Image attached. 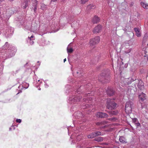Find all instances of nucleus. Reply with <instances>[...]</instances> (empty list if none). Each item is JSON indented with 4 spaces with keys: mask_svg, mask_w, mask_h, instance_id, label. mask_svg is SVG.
Listing matches in <instances>:
<instances>
[{
    "mask_svg": "<svg viewBox=\"0 0 148 148\" xmlns=\"http://www.w3.org/2000/svg\"><path fill=\"white\" fill-rule=\"evenodd\" d=\"M142 7L145 9H148V4L145 2H142L141 3Z\"/></svg>",
    "mask_w": 148,
    "mask_h": 148,
    "instance_id": "4468645a",
    "label": "nucleus"
},
{
    "mask_svg": "<svg viewBox=\"0 0 148 148\" xmlns=\"http://www.w3.org/2000/svg\"><path fill=\"white\" fill-rule=\"evenodd\" d=\"M139 99L142 101H143L146 99V95L142 92L139 95Z\"/></svg>",
    "mask_w": 148,
    "mask_h": 148,
    "instance_id": "9d476101",
    "label": "nucleus"
},
{
    "mask_svg": "<svg viewBox=\"0 0 148 148\" xmlns=\"http://www.w3.org/2000/svg\"><path fill=\"white\" fill-rule=\"evenodd\" d=\"M117 104L116 103L113 99L110 98L107 99L106 103V107L109 110H113L116 109Z\"/></svg>",
    "mask_w": 148,
    "mask_h": 148,
    "instance_id": "f257e3e1",
    "label": "nucleus"
},
{
    "mask_svg": "<svg viewBox=\"0 0 148 148\" xmlns=\"http://www.w3.org/2000/svg\"><path fill=\"white\" fill-rule=\"evenodd\" d=\"M147 60L148 61V58H147Z\"/></svg>",
    "mask_w": 148,
    "mask_h": 148,
    "instance_id": "37998d69",
    "label": "nucleus"
},
{
    "mask_svg": "<svg viewBox=\"0 0 148 148\" xmlns=\"http://www.w3.org/2000/svg\"><path fill=\"white\" fill-rule=\"evenodd\" d=\"M95 140L98 142H100L103 141V138L101 137H99L95 138Z\"/></svg>",
    "mask_w": 148,
    "mask_h": 148,
    "instance_id": "a211bd4d",
    "label": "nucleus"
},
{
    "mask_svg": "<svg viewBox=\"0 0 148 148\" xmlns=\"http://www.w3.org/2000/svg\"><path fill=\"white\" fill-rule=\"evenodd\" d=\"M92 99L91 98H87V99L86 100H85L84 98L83 99V100L84 101H85L87 103L88 102V100H90Z\"/></svg>",
    "mask_w": 148,
    "mask_h": 148,
    "instance_id": "5701e85b",
    "label": "nucleus"
},
{
    "mask_svg": "<svg viewBox=\"0 0 148 148\" xmlns=\"http://www.w3.org/2000/svg\"><path fill=\"white\" fill-rule=\"evenodd\" d=\"M99 17L95 16L92 19V22L94 23H96L99 22Z\"/></svg>",
    "mask_w": 148,
    "mask_h": 148,
    "instance_id": "f8f14e48",
    "label": "nucleus"
},
{
    "mask_svg": "<svg viewBox=\"0 0 148 148\" xmlns=\"http://www.w3.org/2000/svg\"><path fill=\"white\" fill-rule=\"evenodd\" d=\"M14 13V11L11 8L7 10L6 11V14L8 16H10L12 14H13Z\"/></svg>",
    "mask_w": 148,
    "mask_h": 148,
    "instance_id": "6e6552de",
    "label": "nucleus"
},
{
    "mask_svg": "<svg viewBox=\"0 0 148 148\" xmlns=\"http://www.w3.org/2000/svg\"><path fill=\"white\" fill-rule=\"evenodd\" d=\"M99 80H100L101 82H102V80H101V79H100L99 78Z\"/></svg>",
    "mask_w": 148,
    "mask_h": 148,
    "instance_id": "4c0bfd02",
    "label": "nucleus"
},
{
    "mask_svg": "<svg viewBox=\"0 0 148 148\" xmlns=\"http://www.w3.org/2000/svg\"><path fill=\"white\" fill-rule=\"evenodd\" d=\"M46 5L44 4H42L41 5V9L42 10H44L46 8Z\"/></svg>",
    "mask_w": 148,
    "mask_h": 148,
    "instance_id": "393cba45",
    "label": "nucleus"
},
{
    "mask_svg": "<svg viewBox=\"0 0 148 148\" xmlns=\"http://www.w3.org/2000/svg\"><path fill=\"white\" fill-rule=\"evenodd\" d=\"M136 125L137 126H139L140 125V124L139 123H136Z\"/></svg>",
    "mask_w": 148,
    "mask_h": 148,
    "instance_id": "473e14b6",
    "label": "nucleus"
},
{
    "mask_svg": "<svg viewBox=\"0 0 148 148\" xmlns=\"http://www.w3.org/2000/svg\"><path fill=\"white\" fill-rule=\"evenodd\" d=\"M16 122L17 123H20L21 122V120L20 119H17L16 120Z\"/></svg>",
    "mask_w": 148,
    "mask_h": 148,
    "instance_id": "c756f323",
    "label": "nucleus"
},
{
    "mask_svg": "<svg viewBox=\"0 0 148 148\" xmlns=\"http://www.w3.org/2000/svg\"><path fill=\"white\" fill-rule=\"evenodd\" d=\"M137 121V119L136 118H134L132 119V121L134 122H136Z\"/></svg>",
    "mask_w": 148,
    "mask_h": 148,
    "instance_id": "cd10ccee",
    "label": "nucleus"
},
{
    "mask_svg": "<svg viewBox=\"0 0 148 148\" xmlns=\"http://www.w3.org/2000/svg\"><path fill=\"white\" fill-rule=\"evenodd\" d=\"M95 133L94 132L88 135V138H93L95 137H96L95 136Z\"/></svg>",
    "mask_w": 148,
    "mask_h": 148,
    "instance_id": "f3484780",
    "label": "nucleus"
},
{
    "mask_svg": "<svg viewBox=\"0 0 148 148\" xmlns=\"http://www.w3.org/2000/svg\"><path fill=\"white\" fill-rule=\"evenodd\" d=\"M57 0H51V1L54 2L57 1Z\"/></svg>",
    "mask_w": 148,
    "mask_h": 148,
    "instance_id": "72a5a7b5",
    "label": "nucleus"
},
{
    "mask_svg": "<svg viewBox=\"0 0 148 148\" xmlns=\"http://www.w3.org/2000/svg\"><path fill=\"white\" fill-rule=\"evenodd\" d=\"M82 98V96H75L73 99L70 98L69 100L71 101L72 103H74L77 102H79Z\"/></svg>",
    "mask_w": 148,
    "mask_h": 148,
    "instance_id": "7ed1b4c3",
    "label": "nucleus"
},
{
    "mask_svg": "<svg viewBox=\"0 0 148 148\" xmlns=\"http://www.w3.org/2000/svg\"><path fill=\"white\" fill-rule=\"evenodd\" d=\"M110 114L116 115L117 114L118 112L117 111H109L107 112Z\"/></svg>",
    "mask_w": 148,
    "mask_h": 148,
    "instance_id": "dca6fc26",
    "label": "nucleus"
},
{
    "mask_svg": "<svg viewBox=\"0 0 148 148\" xmlns=\"http://www.w3.org/2000/svg\"><path fill=\"white\" fill-rule=\"evenodd\" d=\"M33 6L34 8V11L35 12L37 9L38 1L37 0H32Z\"/></svg>",
    "mask_w": 148,
    "mask_h": 148,
    "instance_id": "1a4fd4ad",
    "label": "nucleus"
},
{
    "mask_svg": "<svg viewBox=\"0 0 148 148\" xmlns=\"http://www.w3.org/2000/svg\"><path fill=\"white\" fill-rule=\"evenodd\" d=\"M92 7H94V6L90 4L88 5L87 7V8L88 9H90L91 8H92Z\"/></svg>",
    "mask_w": 148,
    "mask_h": 148,
    "instance_id": "a878e982",
    "label": "nucleus"
},
{
    "mask_svg": "<svg viewBox=\"0 0 148 148\" xmlns=\"http://www.w3.org/2000/svg\"><path fill=\"white\" fill-rule=\"evenodd\" d=\"M66 58L64 59V62H65V61H66Z\"/></svg>",
    "mask_w": 148,
    "mask_h": 148,
    "instance_id": "e433bc0d",
    "label": "nucleus"
},
{
    "mask_svg": "<svg viewBox=\"0 0 148 148\" xmlns=\"http://www.w3.org/2000/svg\"><path fill=\"white\" fill-rule=\"evenodd\" d=\"M90 85H91L90 84H88L87 86H89Z\"/></svg>",
    "mask_w": 148,
    "mask_h": 148,
    "instance_id": "58836bf2",
    "label": "nucleus"
},
{
    "mask_svg": "<svg viewBox=\"0 0 148 148\" xmlns=\"http://www.w3.org/2000/svg\"><path fill=\"white\" fill-rule=\"evenodd\" d=\"M28 1V0H25V6H24V8H26L27 6H28L27 2Z\"/></svg>",
    "mask_w": 148,
    "mask_h": 148,
    "instance_id": "b1692460",
    "label": "nucleus"
},
{
    "mask_svg": "<svg viewBox=\"0 0 148 148\" xmlns=\"http://www.w3.org/2000/svg\"><path fill=\"white\" fill-rule=\"evenodd\" d=\"M133 104L132 102L128 101L127 102L125 107V111L127 114L131 113L132 111V105Z\"/></svg>",
    "mask_w": 148,
    "mask_h": 148,
    "instance_id": "f03ea898",
    "label": "nucleus"
},
{
    "mask_svg": "<svg viewBox=\"0 0 148 148\" xmlns=\"http://www.w3.org/2000/svg\"><path fill=\"white\" fill-rule=\"evenodd\" d=\"M94 133H95V135H95L96 136H97L101 135V132L99 131L96 132H94Z\"/></svg>",
    "mask_w": 148,
    "mask_h": 148,
    "instance_id": "aec40b11",
    "label": "nucleus"
},
{
    "mask_svg": "<svg viewBox=\"0 0 148 148\" xmlns=\"http://www.w3.org/2000/svg\"><path fill=\"white\" fill-rule=\"evenodd\" d=\"M134 30L136 32V34L137 36L139 37L141 36L140 32L139 29L135 28L134 29Z\"/></svg>",
    "mask_w": 148,
    "mask_h": 148,
    "instance_id": "9b49d317",
    "label": "nucleus"
},
{
    "mask_svg": "<svg viewBox=\"0 0 148 148\" xmlns=\"http://www.w3.org/2000/svg\"><path fill=\"white\" fill-rule=\"evenodd\" d=\"M34 37V36L33 35H32L30 37H28V38L30 40H31V39H32L31 38H33Z\"/></svg>",
    "mask_w": 148,
    "mask_h": 148,
    "instance_id": "2f4dec72",
    "label": "nucleus"
},
{
    "mask_svg": "<svg viewBox=\"0 0 148 148\" xmlns=\"http://www.w3.org/2000/svg\"><path fill=\"white\" fill-rule=\"evenodd\" d=\"M92 39L95 41V42L96 44L99 42L100 40V38L99 36L95 37L94 39Z\"/></svg>",
    "mask_w": 148,
    "mask_h": 148,
    "instance_id": "2eb2a0df",
    "label": "nucleus"
},
{
    "mask_svg": "<svg viewBox=\"0 0 148 148\" xmlns=\"http://www.w3.org/2000/svg\"><path fill=\"white\" fill-rule=\"evenodd\" d=\"M95 42V41H94L92 39H91L90 40L89 42L90 45L91 47L92 48H94L95 45H96Z\"/></svg>",
    "mask_w": 148,
    "mask_h": 148,
    "instance_id": "ddd939ff",
    "label": "nucleus"
},
{
    "mask_svg": "<svg viewBox=\"0 0 148 148\" xmlns=\"http://www.w3.org/2000/svg\"><path fill=\"white\" fill-rule=\"evenodd\" d=\"M119 140L120 142L122 143H124L125 142V139L122 136L120 137Z\"/></svg>",
    "mask_w": 148,
    "mask_h": 148,
    "instance_id": "6ab92c4d",
    "label": "nucleus"
},
{
    "mask_svg": "<svg viewBox=\"0 0 148 148\" xmlns=\"http://www.w3.org/2000/svg\"><path fill=\"white\" fill-rule=\"evenodd\" d=\"M101 26L100 25H98L97 26L95 27L93 32L94 33H99L101 31Z\"/></svg>",
    "mask_w": 148,
    "mask_h": 148,
    "instance_id": "39448f33",
    "label": "nucleus"
},
{
    "mask_svg": "<svg viewBox=\"0 0 148 148\" xmlns=\"http://www.w3.org/2000/svg\"><path fill=\"white\" fill-rule=\"evenodd\" d=\"M108 120L110 121H116L117 120V119L115 117H112L111 118H108L107 119Z\"/></svg>",
    "mask_w": 148,
    "mask_h": 148,
    "instance_id": "412c9836",
    "label": "nucleus"
},
{
    "mask_svg": "<svg viewBox=\"0 0 148 148\" xmlns=\"http://www.w3.org/2000/svg\"><path fill=\"white\" fill-rule=\"evenodd\" d=\"M109 76H107L106 77H104L103 76H102V77L103 78V79H106V78L108 77V78H109Z\"/></svg>",
    "mask_w": 148,
    "mask_h": 148,
    "instance_id": "c85d7f7f",
    "label": "nucleus"
},
{
    "mask_svg": "<svg viewBox=\"0 0 148 148\" xmlns=\"http://www.w3.org/2000/svg\"><path fill=\"white\" fill-rule=\"evenodd\" d=\"M97 116L100 118H107L108 117V115L106 113L101 112H97Z\"/></svg>",
    "mask_w": 148,
    "mask_h": 148,
    "instance_id": "20e7f679",
    "label": "nucleus"
},
{
    "mask_svg": "<svg viewBox=\"0 0 148 148\" xmlns=\"http://www.w3.org/2000/svg\"><path fill=\"white\" fill-rule=\"evenodd\" d=\"M34 42L33 40H30V45H32L34 44Z\"/></svg>",
    "mask_w": 148,
    "mask_h": 148,
    "instance_id": "7c9ffc66",
    "label": "nucleus"
},
{
    "mask_svg": "<svg viewBox=\"0 0 148 148\" xmlns=\"http://www.w3.org/2000/svg\"><path fill=\"white\" fill-rule=\"evenodd\" d=\"M106 92L107 94L110 96L112 95L114 93V90L110 87L108 88Z\"/></svg>",
    "mask_w": 148,
    "mask_h": 148,
    "instance_id": "0eeeda50",
    "label": "nucleus"
},
{
    "mask_svg": "<svg viewBox=\"0 0 148 148\" xmlns=\"http://www.w3.org/2000/svg\"><path fill=\"white\" fill-rule=\"evenodd\" d=\"M131 51V49H129V50H128L127 51H125V53H130Z\"/></svg>",
    "mask_w": 148,
    "mask_h": 148,
    "instance_id": "bb28decb",
    "label": "nucleus"
},
{
    "mask_svg": "<svg viewBox=\"0 0 148 148\" xmlns=\"http://www.w3.org/2000/svg\"><path fill=\"white\" fill-rule=\"evenodd\" d=\"M4 0H0V3H1L2 1H4Z\"/></svg>",
    "mask_w": 148,
    "mask_h": 148,
    "instance_id": "c9c22d12",
    "label": "nucleus"
},
{
    "mask_svg": "<svg viewBox=\"0 0 148 148\" xmlns=\"http://www.w3.org/2000/svg\"><path fill=\"white\" fill-rule=\"evenodd\" d=\"M107 123V121H105L103 122H97L96 123V125H97L100 126L101 128H105L106 126V125L105 124H106Z\"/></svg>",
    "mask_w": 148,
    "mask_h": 148,
    "instance_id": "423d86ee",
    "label": "nucleus"
},
{
    "mask_svg": "<svg viewBox=\"0 0 148 148\" xmlns=\"http://www.w3.org/2000/svg\"><path fill=\"white\" fill-rule=\"evenodd\" d=\"M77 74L79 73L78 72H77Z\"/></svg>",
    "mask_w": 148,
    "mask_h": 148,
    "instance_id": "a19ab883",
    "label": "nucleus"
},
{
    "mask_svg": "<svg viewBox=\"0 0 148 148\" xmlns=\"http://www.w3.org/2000/svg\"><path fill=\"white\" fill-rule=\"evenodd\" d=\"M8 43V42H6V43H5V44Z\"/></svg>",
    "mask_w": 148,
    "mask_h": 148,
    "instance_id": "ea45409f",
    "label": "nucleus"
},
{
    "mask_svg": "<svg viewBox=\"0 0 148 148\" xmlns=\"http://www.w3.org/2000/svg\"><path fill=\"white\" fill-rule=\"evenodd\" d=\"M88 94H90V93H88V94H87L86 95H85V96L86 97H88Z\"/></svg>",
    "mask_w": 148,
    "mask_h": 148,
    "instance_id": "f704fd0d",
    "label": "nucleus"
},
{
    "mask_svg": "<svg viewBox=\"0 0 148 148\" xmlns=\"http://www.w3.org/2000/svg\"><path fill=\"white\" fill-rule=\"evenodd\" d=\"M67 52L69 53H71L73 51V50L72 48H71L70 49H67Z\"/></svg>",
    "mask_w": 148,
    "mask_h": 148,
    "instance_id": "4be33fe9",
    "label": "nucleus"
},
{
    "mask_svg": "<svg viewBox=\"0 0 148 148\" xmlns=\"http://www.w3.org/2000/svg\"><path fill=\"white\" fill-rule=\"evenodd\" d=\"M105 82H107V81H105Z\"/></svg>",
    "mask_w": 148,
    "mask_h": 148,
    "instance_id": "79ce46f5",
    "label": "nucleus"
}]
</instances>
